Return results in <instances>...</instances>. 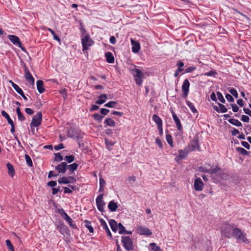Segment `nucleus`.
Listing matches in <instances>:
<instances>
[{"label":"nucleus","mask_w":251,"mask_h":251,"mask_svg":"<svg viewBox=\"0 0 251 251\" xmlns=\"http://www.w3.org/2000/svg\"><path fill=\"white\" fill-rule=\"evenodd\" d=\"M242 145L245 147V148L247 149H249L250 148V145H249V144L246 142V141H243L242 142Z\"/></svg>","instance_id":"e2e57ef3"},{"label":"nucleus","mask_w":251,"mask_h":251,"mask_svg":"<svg viewBox=\"0 0 251 251\" xmlns=\"http://www.w3.org/2000/svg\"><path fill=\"white\" fill-rule=\"evenodd\" d=\"M118 228H119V233L120 234H123L126 232L125 228L121 223L118 224Z\"/></svg>","instance_id":"4c0bfd02"},{"label":"nucleus","mask_w":251,"mask_h":251,"mask_svg":"<svg viewBox=\"0 0 251 251\" xmlns=\"http://www.w3.org/2000/svg\"><path fill=\"white\" fill-rule=\"evenodd\" d=\"M6 244L10 251H14V247L9 240H6Z\"/></svg>","instance_id":"a18cd8bd"},{"label":"nucleus","mask_w":251,"mask_h":251,"mask_svg":"<svg viewBox=\"0 0 251 251\" xmlns=\"http://www.w3.org/2000/svg\"><path fill=\"white\" fill-rule=\"evenodd\" d=\"M216 74V72L214 71H211L209 72L205 73L203 75L206 76H213Z\"/></svg>","instance_id":"4d7b16f0"},{"label":"nucleus","mask_w":251,"mask_h":251,"mask_svg":"<svg viewBox=\"0 0 251 251\" xmlns=\"http://www.w3.org/2000/svg\"><path fill=\"white\" fill-rule=\"evenodd\" d=\"M42 120V114L41 112H37L33 117L30 124V127H37L41 125Z\"/></svg>","instance_id":"0eeeda50"},{"label":"nucleus","mask_w":251,"mask_h":251,"mask_svg":"<svg viewBox=\"0 0 251 251\" xmlns=\"http://www.w3.org/2000/svg\"><path fill=\"white\" fill-rule=\"evenodd\" d=\"M117 102L115 101H110L104 104V106L109 108H115L117 106Z\"/></svg>","instance_id":"473e14b6"},{"label":"nucleus","mask_w":251,"mask_h":251,"mask_svg":"<svg viewBox=\"0 0 251 251\" xmlns=\"http://www.w3.org/2000/svg\"><path fill=\"white\" fill-rule=\"evenodd\" d=\"M229 92L231 93V95H232L233 96H234L236 98H237L238 97V93L236 89L234 88H232L229 90Z\"/></svg>","instance_id":"3c124183"},{"label":"nucleus","mask_w":251,"mask_h":251,"mask_svg":"<svg viewBox=\"0 0 251 251\" xmlns=\"http://www.w3.org/2000/svg\"><path fill=\"white\" fill-rule=\"evenodd\" d=\"M204 171L210 173L212 175L213 178L218 182H220L223 180H227L230 177L228 175L218 168Z\"/></svg>","instance_id":"f257e3e1"},{"label":"nucleus","mask_w":251,"mask_h":251,"mask_svg":"<svg viewBox=\"0 0 251 251\" xmlns=\"http://www.w3.org/2000/svg\"><path fill=\"white\" fill-rule=\"evenodd\" d=\"M8 38L15 45L18 46L19 47H22V44L19 38L15 35H9Z\"/></svg>","instance_id":"4468645a"},{"label":"nucleus","mask_w":251,"mask_h":251,"mask_svg":"<svg viewBox=\"0 0 251 251\" xmlns=\"http://www.w3.org/2000/svg\"><path fill=\"white\" fill-rule=\"evenodd\" d=\"M105 185V180L101 177L100 178V191H102Z\"/></svg>","instance_id":"f704fd0d"},{"label":"nucleus","mask_w":251,"mask_h":251,"mask_svg":"<svg viewBox=\"0 0 251 251\" xmlns=\"http://www.w3.org/2000/svg\"><path fill=\"white\" fill-rule=\"evenodd\" d=\"M6 166L8 169V175L11 176L13 177L15 175V170L14 169L13 166L10 163H8L6 164Z\"/></svg>","instance_id":"412c9836"},{"label":"nucleus","mask_w":251,"mask_h":251,"mask_svg":"<svg viewBox=\"0 0 251 251\" xmlns=\"http://www.w3.org/2000/svg\"><path fill=\"white\" fill-rule=\"evenodd\" d=\"M54 148L55 150L58 151V150H59L60 149H63L64 148V146H63V145L62 144H59L58 145L55 146Z\"/></svg>","instance_id":"052dcab7"},{"label":"nucleus","mask_w":251,"mask_h":251,"mask_svg":"<svg viewBox=\"0 0 251 251\" xmlns=\"http://www.w3.org/2000/svg\"><path fill=\"white\" fill-rule=\"evenodd\" d=\"M186 104L193 112L195 113L197 112V109L195 108L192 103H191L190 101H186Z\"/></svg>","instance_id":"58836bf2"},{"label":"nucleus","mask_w":251,"mask_h":251,"mask_svg":"<svg viewBox=\"0 0 251 251\" xmlns=\"http://www.w3.org/2000/svg\"><path fill=\"white\" fill-rule=\"evenodd\" d=\"M237 151H238L241 154L246 155L248 154V151H247L245 149L241 147H237L236 148Z\"/></svg>","instance_id":"e433bc0d"},{"label":"nucleus","mask_w":251,"mask_h":251,"mask_svg":"<svg viewBox=\"0 0 251 251\" xmlns=\"http://www.w3.org/2000/svg\"><path fill=\"white\" fill-rule=\"evenodd\" d=\"M232 235L236 238L238 242L246 243L247 242V239L245 235L239 228H234L232 231Z\"/></svg>","instance_id":"39448f33"},{"label":"nucleus","mask_w":251,"mask_h":251,"mask_svg":"<svg viewBox=\"0 0 251 251\" xmlns=\"http://www.w3.org/2000/svg\"><path fill=\"white\" fill-rule=\"evenodd\" d=\"M106 61L109 63H112L114 61V58L112 54L110 52H107L105 54Z\"/></svg>","instance_id":"bb28decb"},{"label":"nucleus","mask_w":251,"mask_h":251,"mask_svg":"<svg viewBox=\"0 0 251 251\" xmlns=\"http://www.w3.org/2000/svg\"><path fill=\"white\" fill-rule=\"evenodd\" d=\"M109 225L112 231L116 232L117 231L118 226L116 222L114 220H110Z\"/></svg>","instance_id":"4be33fe9"},{"label":"nucleus","mask_w":251,"mask_h":251,"mask_svg":"<svg viewBox=\"0 0 251 251\" xmlns=\"http://www.w3.org/2000/svg\"><path fill=\"white\" fill-rule=\"evenodd\" d=\"M48 30L51 33V34L53 35V38L54 40L58 41V42H60V40L59 39V38L55 34V32L50 28H48Z\"/></svg>","instance_id":"de8ad7c7"},{"label":"nucleus","mask_w":251,"mask_h":251,"mask_svg":"<svg viewBox=\"0 0 251 251\" xmlns=\"http://www.w3.org/2000/svg\"><path fill=\"white\" fill-rule=\"evenodd\" d=\"M189 87L190 83L189 80L187 79H185L182 86V91L185 98H186L188 95Z\"/></svg>","instance_id":"ddd939ff"},{"label":"nucleus","mask_w":251,"mask_h":251,"mask_svg":"<svg viewBox=\"0 0 251 251\" xmlns=\"http://www.w3.org/2000/svg\"><path fill=\"white\" fill-rule=\"evenodd\" d=\"M104 123L107 126L110 127H114L116 125V123L114 120L111 118H107L104 120Z\"/></svg>","instance_id":"a878e982"},{"label":"nucleus","mask_w":251,"mask_h":251,"mask_svg":"<svg viewBox=\"0 0 251 251\" xmlns=\"http://www.w3.org/2000/svg\"><path fill=\"white\" fill-rule=\"evenodd\" d=\"M131 73L136 84L138 85H142L145 76L142 71L138 69L134 68L131 70Z\"/></svg>","instance_id":"f03ea898"},{"label":"nucleus","mask_w":251,"mask_h":251,"mask_svg":"<svg viewBox=\"0 0 251 251\" xmlns=\"http://www.w3.org/2000/svg\"><path fill=\"white\" fill-rule=\"evenodd\" d=\"M25 77L26 80L31 85L34 84V79L26 67L25 68Z\"/></svg>","instance_id":"9b49d317"},{"label":"nucleus","mask_w":251,"mask_h":251,"mask_svg":"<svg viewBox=\"0 0 251 251\" xmlns=\"http://www.w3.org/2000/svg\"><path fill=\"white\" fill-rule=\"evenodd\" d=\"M152 119L154 122L157 124V127L162 126V121L161 119L156 115H153Z\"/></svg>","instance_id":"393cba45"},{"label":"nucleus","mask_w":251,"mask_h":251,"mask_svg":"<svg viewBox=\"0 0 251 251\" xmlns=\"http://www.w3.org/2000/svg\"><path fill=\"white\" fill-rule=\"evenodd\" d=\"M81 43L83 46V51L88 50L93 44V41L91 39L89 35H83L81 36Z\"/></svg>","instance_id":"20e7f679"},{"label":"nucleus","mask_w":251,"mask_h":251,"mask_svg":"<svg viewBox=\"0 0 251 251\" xmlns=\"http://www.w3.org/2000/svg\"><path fill=\"white\" fill-rule=\"evenodd\" d=\"M25 159L27 164L30 167L32 166V161L31 158L28 155H25Z\"/></svg>","instance_id":"49530a36"},{"label":"nucleus","mask_w":251,"mask_h":251,"mask_svg":"<svg viewBox=\"0 0 251 251\" xmlns=\"http://www.w3.org/2000/svg\"><path fill=\"white\" fill-rule=\"evenodd\" d=\"M17 115L19 120L21 121H23L25 120V117L22 113H19Z\"/></svg>","instance_id":"0e129e2a"},{"label":"nucleus","mask_w":251,"mask_h":251,"mask_svg":"<svg viewBox=\"0 0 251 251\" xmlns=\"http://www.w3.org/2000/svg\"><path fill=\"white\" fill-rule=\"evenodd\" d=\"M166 140L168 143L172 147H173V142L172 136L170 135H166Z\"/></svg>","instance_id":"a19ab883"},{"label":"nucleus","mask_w":251,"mask_h":251,"mask_svg":"<svg viewBox=\"0 0 251 251\" xmlns=\"http://www.w3.org/2000/svg\"><path fill=\"white\" fill-rule=\"evenodd\" d=\"M67 164L65 162H62L55 167V169L58 171V173L64 174L67 170Z\"/></svg>","instance_id":"dca6fc26"},{"label":"nucleus","mask_w":251,"mask_h":251,"mask_svg":"<svg viewBox=\"0 0 251 251\" xmlns=\"http://www.w3.org/2000/svg\"><path fill=\"white\" fill-rule=\"evenodd\" d=\"M136 229L137 233L140 235L150 236L152 234L151 231L145 226H137Z\"/></svg>","instance_id":"6e6552de"},{"label":"nucleus","mask_w":251,"mask_h":251,"mask_svg":"<svg viewBox=\"0 0 251 251\" xmlns=\"http://www.w3.org/2000/svg\"><path fill=\"white\" fill-rule=\"evenodd\" d=\"M214 108L216 111L218 112L225 113L227 111V109L226 108V107L223 104L220 103L218 104V106H215Z\"/></svg>","instance_id":"aec40b11"},{"label":"nucleus","mask_w":251,"mask_h":251,"mask_svg":"<svg viewBox=\"0 0 251 251\" xmlns=\"http://www.w3.org/2000/svg\"><path fill=\"white\" fill-rule=\"evenodd\" d=\"M150 246L151 247V250L153 251H162L160 248L157 246L154 243H151Z\"/></svg>","instance_id":"72a5a7b5"},{"label":"nucleus","mask_w":251,"mask_h":251,"mask_svg":"<svg viewBox=\"0 0 251 251\" xmlns=\"http://www.w3.org/2000/svg\"><path fill=\"white\" fill-rule=\"evenodd\" d=\"M1 113L2 116L6 119L9 124H12V122H13V121L11 119L9 115L5 111L2 110L1 112Z\"/></svg>","instance_id":"7c9ffc66"},{"label":"nucleus","mask_w":251,"mask_h":251,"mask_svg":"<svg viewBox=\"0 0 251 251\" xmlns=\"http://www.w3.org/2000/svg\"><path fill=\"white\" fill-rule=\"evenodd\" d=\"M103 195H98L96 199V204L98 209L101 212L104 210V206L105 205L104 201L102 200Z\"/></svg>","instance_id":"9d476101"},{"label":"nucleus","mask_w":251,"mask_h":251,"mask_svg":"<svg viewBox=\"0 0 251 251\" xmlns=\"http://www.w3.org/2000/svg\"><path fill=\"white\" fill-rule=\"evenodd\" d=\"M191 151L199 150L200 149L198 141L196 140L191 142Z\"/></svg>","instance_id":"cd10ccee"},{"label":"nucleus","mask_w":251,"mask_h":251,"mask_svg":"<svg viewBox=\"0 0 251 251\" xmlns=\"http://www.w3.org/2000/svg\"><path fill=\"white\" fill-rule=\"evenodd\" d=\"M74 180L75 179L72 177H62L58 179V182L60 184H68Z\"/></svg>","instance_id":"f3484780"},{"label":"nucleus","mask_w":251,"mask_h":251,"mask_svg":"<svg viewBox=\"0 0 251 251\" xmlns=\"http://www.w3.org/2000/svg\"><path fill=\"white\" fill-rule=\"evenodd\" d=\"M107 99V95L105 94H101L98 98L96 103L98 104H102L104 103Z\"/></svg>","instance_id":"6ab92c4d"},{"label":"nucleus","mask_w":251,"mask_h":251,"mask_svg":"<svg viewBox=\"0 0 251 251\" xmlns=\"http://www.w3.org/2000/svg\"><path fill=\"white\" fill-rule=\"evenodd\" d=\"M93 117H94V119L99 122H100L102 119H103V117L101 116L99 114H95L94 115H93Z\"/></svg>","instance_id":"ea45409f"},{"label":"nucleus","mask_w":251,"mask_h":251,"mask_svg":"<svg viewBox=\"0 0 251 251\" xmlns=\"http://www.w3.org/2000/svg\"><path fill=\"white\" fill-rule=\"evenodd\" d=\"M54 159L56 161H62L63 158L59 153H56L54 154Z\"/></svg>","instance_id":"8fccbe9b"},{"label":"nucleus","mask_w":251,"mask_h":251,"mask_svg":"<svg viewBox=\"0 0 251 251\" xmlns=\"http://www.w3.org/2000/svg\"><path fill=\"white\" fill-rule=\"evenodd\" d=\"M229 123L231 124L234 125L236 126H242V123L238 120L234 119H231L228 120Z\"/></svg>","instance_id":"2f4dec72"},{"label":"nucleus","mask_w":251,"mask_h":251,"mask_svg":"<svg viewBox=\"0 0 251 251\" xmlns=\"http://www.w3.org/2000/svg\"><path fill=\"white\" fill-rule=\"evenodd\" d=\"M226 100L230 102H233L234 101V99L233 98L232 96L229 94L226 95Z\"/></svg>","instance_id":"bf43d9fd"},{"label":"nucleus","mask_w":251,"mask_h":251,"mask_svg":"<svg viewBox=\"0 0 251 251\" xmlns=\"http://www.w3.org/2000/svg\"><path fill=\"white\" fill-rule=\"evenodd\" d=\"M241 120L246 123H248L250 120V118L248 116L246 115H242L241 117Z\"/></svg>","instance_id":"6e6d98bb"},{"label":"nucleus","mask_w":251,"mask_h":251,"mask_svg":"<svg viewBox=\"0 0 251 251\" xmlns=\"http://www.w3.org/2000/svg\"><path fill=\"white\" fill-rule=\"evenodd\" d=\"M109 209L112 212L115 211L118 207L116 202L114 201H110L108 205Z\"/></svg>","instance_id":"b1692460"},{"label":"nucleus","mask_w":251,"mask_h":251,"mask_svg":"<svg viewBox=\"0 0 251 251\" xmlns=\"http://www.w3.org/2000/svg\"><path fill=\"white\" fill-rule=\"evenodd\" d=\"M196 69V68L195 67H190L187 68L186 69L185 71H186V73H190V72H192L193 71L195 70Z\"/></svg>","instance_id":"69168bd1"},{"label":"nucleus","mask_w":251,"mask_h":251,"mask_svg":"<svg viewBox=\"0 0 251 251\" xmlns=\"http://www.w3.org/2000/svg\"><path fill=\"white\" fill-rule=\"evenodd\" d=\"M9 83L11 84V85L14 89V90L19 94H23V90L17 85L16 84L14 83L12 80H9Z\"/></svg>","instance_id":"c85d7f7f"},{"label":"nucleus","mask_w":251,"mask_h":251,"mask_svg":"<svg viewBox=\"0 0 251 251\" xmlns=\"http://www.w3.org/2000/svg\"><path fill=\"white\" fill-rule=\"evenodd\" d=\"M100 223L101 226L104 230L106 231L109 229L106 223L103 219H101L100 220Z\"/></svg>","instance_id":"c03bdc74"},{"label":"nucleus","mask_w":251,"mask_h":251,"mask_svg":"<svg viewBox=\"0 0 251 251\" xmlns=\"http://www.w3.org/2000/svg\"><path fill=\"white\" fill-rule=\"evenodd\" d=\"M243 110H244V112L246 114H247L251 117V110L250 109L247 108H244Z\"/></svg>","instance_id":"338daca9"},{"label":"nucleus","mask_w":251,"mask_h":251,"mask_svg":"<svg viewBox=\"0 0 251 251\" xmlns=\"http://www.w3.org/2000/svg\"><path fill=\"white\" fill-rule=\"evenodd\" d=\"M172 115L174 120L175 122V123L176 126V127L178 130H180L182 128L180 121L178 118L177 117V115L176 114V113L174 112H172Z\"/></svg>","instance_id":"a211bd4d"},{"label":"nucleus","mask_w":251,"mask_h":251,"mask_svg":"<svg viewBox=\"0 0 251 251\" xmlns=\"http://www.w3.org/2000/svg\"><path fill=\"white\" fill-rule=\"evenodd\" d=\"M58 212L63 218L65 219L71 226H74L73 220L68 216L63 209H59Z\"/></svg>","instance_id":"f8f14e48"},{"label":"nucleus","mask_w":251,"mask_h":251,"mask_svg":"<svg viewBox=\"0 0 251 251\" xmlns=\"http://www.w3.org/2000/svg\"><path fill=\"white\" fill-rule=\"evenodd\" d=\"M37 88L40 93H42L45 89L44 88L43 81L40 80H37Z\"/></svg>","instance_id":"5701e85b"},{"label":"nucleus","mask_w":251,"mask_h":251,"mask_svg":"<svg viewBox=\"0 0 251 251\" xmlns=\"http://www.w3.org/2000/svg\"><path fill=\"white\" fill-rule=\"evenodd\" d=\"M234 227L228 224H224L221 228V233L222 236L229 238L231 235Z\"/></svg>","instance_id":"7ed1b4c3"},{"label":"nucleus","mask_w":251,"mask_h":251,"mask_svg":"<svg viewBox=\"0 0 251 251\" xmlns=\"http://www.w3.org/2000/svg\"><path fill=\"white\" fill-rule=\"evenodd\" d=\"M155 143L159 146L160 149H162L163 144H162L161 140L159 138H157L155 139Z\"/></svg>","instance_id":"864d4df0"},{"label":"nucleus","mask_w":251,"mask_h":251,"mask_svg":"<svg viewBox=\"0 0 251 251\" xmlns=\"http://www.w3.org/2000/svg\"><path fill=\"white\" fill-rule=\"evenodd\" d=\"M178 153L179 158L183 159L187 155L188 151L186 149L180 150L178 151Z\"/></svg>","instance_id":"c756f323"},{"label":"nucleus","mask_w":251,"mask_h":251,"mask_svg":"<svg viewBox=\"0 0 251 251\" xmlns=\"http://www.w3.org/2000/svg\"><path fill=\"white\" fill-rule=\"evenodd\" d=\"M204 187V184L200 177H196L194 181V188L197 191H202Z\"/></svg>","instance_id":"1a4fd4ad"},{"label":"nucleus","mask_w":251,"mask_h":251,"mask_svg":"<svg viewBox=\"0 0 251 251\" xmlns=\"http://www.w3.org/2000/svg\"><path fill=\"white\" fill-rule=\"evenodd\" d=\"M64 159L68 162V163H71L75 160V157L73 155H69V156H66L64 158Z\"/></svg>","instance_id":"37998d69"},{"label":"nucleus","mask_w":251,"mask_h":251,"mask_svg":"<svg viewBox=\"0 0 251 251\" xmlns=\"http://www.w3.org/2000/svg\"><path fill=\"white\" fill-rule=\"evenodd\" d=\"M105 142L107 149L110 150V148L114 146L115 144L114 142H112L111 141L108 140L107 139H105Z\"/></svg>","instance_id":"c9c22d12"},{"label":"nucleus","mask_w":251,"mask_h":251,"mask_svg":"<svg viewBox=\"0 0 251 251\" xmlns=\"http://www.w3.org/2000/svg\"><path fill=\"white\" fill-rule=\"evenodd\" d=\"M60 93L62 95V96L63 97L64 99H66L67 97V91L65 89H61L60 91Z\"/></svg>","instance_id":"603ef678"},{"label":"nucleus","mask_w":251,"mask_h":251,"mask_svg":"<svg viewBox=\"0 0 251 251\" xmlns=\"http://www.w3.org/2000/svg\"><path fill=\"white\" fill-rule=\"evenodd\" d=\"M132 45V51L134 53H137L140 49V45L139 42L134 41L133 39H130Z\"/></svg>","instance_id":"2eb2a0df"},{"label":"nucleus","mask_w":251,"mask_h":251,"mask_svg":"<svg viewBox=\"0 0 251 251\" xmlns=\"http://www.w3.org/2000/svg\"><path fill=\"white\" fill-rule=\"evenodd\" d=\"M122 243L123 246L127 251H130L133 249V241L129 236H122Z\"/></svg>","instance_id":"423d86ee"},{"label":"nucleus","mask_w":251,"mask_h":251,"mask_svg":"<svg viewBox=\"0 0 251 251\" xmlns=\"http://www.w3.org/2000/svg\"><path fill=\"white\" fill-rule=\"evenodd\" d=\"M77 167H78V165L75 163H74L69 165L68 168L70 170L73 172L77 169Z\"/></svg>","instance_id":"79ce46f5"},{"label":"nucleus","mask_w":251,"mask_h":251,"mask_svg":"<svg viewBox=\"0 0 251 251\" xmlns=\"http://www.w3.org/2000/svg\"><path fill=\"white\" fill-rule=\"evenodd\" d=\"M25 112L28 115H32L33 114V110L29 108H26L25 109Z\"/></svg>","instance_id":"680f3d73"},{"label":"nucleus","mask_w":251,"mask_h":251,"mask_svg":"<svg viewBox=\"0 0 251 251\" xmlns=\"http://www.w3.org/2000/svg\"><path fill=\"white\" fill-rule=\"evenodd\" d=\"M182 70H183L182 68H177V69L176 71V72L174 74L175 76L177 77L179 73L180 72H181V71H182Z\"/></svg>","instance_id":"774afa93"},{"label":"nucleus","mask_w":251,"mask_h":251,"mask_svg":"<svg viewBox=\"0 0 251 251\" xmlns=\"http://www.w3.org/2000/svg\"><path fill=\"white\" fill-rule=\"evenodd\" d=\"M109 112V110L107 109L101 108L100 109V113L103 115H106Z\"/></svg>","instance_id":"13d9d810"},{"label":"nucleus","mask_w":251,"mask_h":251,"mask_svg":"<svg viewBox=\"0 0 251 251\" xmlns=\"http://www.w3.org/2000/svg\"><path fill=\"white\" fill-rule=\"evenodd\" d=\"M86 223L87 224L85 225V226L88 228L91 233H93L94 232V229L93 227L91 226L90 223L87 222H86Z\"/></svg>","instance_id":"5fc2aeb1"},{"label":"nucleus","mask_w":251,"mask_h":251,"mask_svg":"<svg viewBox=\"0 0 251 251\" xmlns=\"http://www.w3.org/2000/svg\"><path fill=\"white\" fill-rule=\"evenodd\" d=\"M217 96L218 99L221 102H222V103L225 102V100L224 98L223 97L222 94L220 92H218L217 93Z\"/></svg>","instance_id":"09e8293b"}]
</instances>
